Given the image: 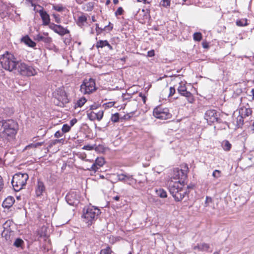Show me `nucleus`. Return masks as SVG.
Segmentation results:
<instances>
[{"mask_svg":"<svg viewBox=\"0 0 254 254\" xmlns=\"http://www.w3.org/2000/svg\"><path fill=\"white\" fill-rule=\"evenodd\" d=\"M95 80L92 78H85L80 85V90L83 94H90L96 90Z\"/></svg>","mask_w":254,"mask_h":254,"instance_id":"nucleus-6","label":"nucleus"},{"mask_svg":"<svg viewBox=\"0 0 254 254\" xmlns=\"http://www.w3.org/2000/svg\"><path fill=\"white\" fill-rule=\"evenodd\" d=\"M21 41L30 47L33 48L36 46V43L27 35L23 37L21 39Z\"/></svg>","mask_w":254,"mask_h":254,"instance_id":"nucleus-22","label":"nucleus"},{"mask_svg":"<svg viewBox=\"0 0 254 254\" xmlns=\"http://www.w3.org/2000/svg\"><path fill=\"white\" fill-rule=\"evenodd\" d=\"M104 115V111L103 110L99 111L97 113H96V119L98 121H100L102 120Z\"/></svg>","mask_w":254,"mask_h":254,"instance_id":"nucleus-44","label":"nucleus"},{"mask_svg":"<svg viewBox=\"0 0 254 254\" xmlns=\"http://www.w3.org/2000/svg\"><path fill=\"white\" fill-rule=\"evenodd\" d=\"M13 246L17 248H20L21 250L24 249L25 243L21 238H18L15 240L13 243Z\"/></svg>","mask_w":254,"mask_h":254,"instance_id":"nucleus-23","label":"nucleus"},{"mask_svg":"<svg viewBox=\"0 0 254 254\" xmlns=\"http://www.w3.org/2000/svg\"><path fill=\"white\" fill-rule=\"evenodd\" d=\"M13 232L12 230L3 229L1 233V236L3 238H5V240L8 241L10 239L11 233Z\"/></svg>","mask_w":254,"mask_h":254,"instance_id":"nucleus-25","label":"nucleus"},{"mask_svg":"<svg viewBox=\"0 0 254 254\" xmlns=\"http://www.w3.org/2000/svg\"><path fill=\"white\" fill-rule=\"evenodd\" d=\"M210 249V247L209 244L206 243H201V251L202 252H210L212 251V250Z\"/></svg>","mask_w":254,"mask_h":254,"instance_id":"nucleus-31","label":"nucleus"},{"mask_svg":"<svg viewBox=\"0 0 254 254\" xmlns=\"http://www.w3.org/2000/svg\"><path fill=\"white\" fill-rule=\"evenodd\" d=\"M70 128H71L70 126H69L68 125L64 124L62 127V131L63 133H65V132H68L70 130Z\"/></svg>","mask_w":254,"mask_h":254,"instance_id":"nucleus-43","label":"nucleus"},{"mask_svg":"<svg viewBox=\"0 0 254 254\" xmlns=\"http://www.w3.org/2000/svg\"><path fill=\"white\" fill-rule=\"evenodd\" d=\"M154 55H155V52L153 50L149 51L147 52V56L149 57H152L154 56Z\"/></svg>","mask_w":254,"mask_h":254,"instance_id":"nucleus-52","label":"nucleus"},{"mask_svg":"<svg viewBox=\"0 0 254 254\" xmlns=\"http://www.w3.org/2000/svg\"><path fill=\"white\" fill-rule=\"evenodd\" d=\"M193 249L194 250H197L198 251H201V244H197V245L196 246H195L194 247H193Z\"/></svg>","mask_w":254,"mask_h":254,"instance_id":"nucleus-55","label":"nucleus"},{"mask_svg":"<svg viewBox=\"0 0 254 254\" xmlns=\"http://www.w3.org/2000/svg\"><path fill=\"white\" fill-rule=\"evenodd\" d=\"M86 101L87 100L86 99V98L85 97H82L77 101L76 105L78 107H81L84 105V104L86 103Z\"/></svg>","mask_w":254,"mask_h":254,"instance_id":"nucleus-33","label":"nucleus"},{"mask_svg":"<svg viewBox=\"0 0 254 254\" xmlns=\"http://www.w3.org/2000/svg\"><path fill=\"white\" fill-rule=\"evenodd\" d=\"M67 203L72 206H76L80 201V194L78 191L71 190L65 196Z\"/></svg>","mask_w":254,"mask_h":254,"instance_id":"nucleus-9","label":"nucleus"},{"mask_svg":"<svg viewBox=\"0 0 254 254\" xmlns=\"http://www.w3.org/2000/svg\"><path fill=\"white\" fill-rule=\"evenodd\" d=\"M128 175H126L124 174H120L117 175L118 180L120 181L125 182L127 180V177Z\"/></svg>","mask_w":254,"mask_h":254,"instance_id":"nucleus-35","label":"nucleus"},{"mask_svg":"<svg viewBox=\"0 0 254 254\" xmlns=\"http://www.w3.org/2000/svg\"><path fill=\"white\" fill-rule=\"evenodd\" d=\"M99 106L96 104H93L91 106H90V109L89 110L92 111V110H96L98 108Z\"/></svg>","mask_w":254,"mask_h":254,"instance_id":"nucleus-54","label":"nucleus"},{"mask_svg":"<svg viewBox=\"0 0 254 254\" xmlns=\"http://www.w3.org/2000/svg\"><path fill=\"white\" fill-rule=\"evenodd\" d=\"M170 92H169V96H172L174 95V94L175 93V92H176V89L174 87H171L170 88Z\"/></svg>","mask_w":254,"mask_h":254,"instance_id":"nucleus-50","label":"nucleus"},{"mask_svg":"<svg viewBox=\"0 0 254 254\" xmlns=\"http://www.w3.org/2000/svg\"><path fill=\"white\" fill-rule=\"evenodd\" d=\"M108 47V48L110 50H113V47L109 44V43L108 42H107V46Z\"/></svg>","mask_w":254,"mask_h":254,"instance_id":"nucleus-60","label":"nucleus"},{"mask_svg":"<svg viewBox=\"0 0 254 254\" xmlns=\"http://www.w3.org/2000/svg\"><path fill=\"white\" fill-rule=\"evenodd\" d=\"M64 9H65V8L64 7H63L62 4H58V5L54 4L53 5V9H54L58 12H62Z\"/></svg>","mask_w":254,"mask_h":254,"instance_id":"nucleus-36","label":"nucleus"},{"mask_svg":"<svg viewBox=\"0 0 254 254\" xmlns=\"http://www.w3.org/2000/svg\"><path fill=\"white\" fill-rule=\"evenodd\" d=\"M236 25L239 26H244L248 25L247 20L246 19H241L236 21Z\"/></svg>","mask_w":254,"mask_h":254,"instance_id":"nucleus-34","label":"nucleus"},{"mask_svg":"<svg viewBox=\"0 0 254 254\" xmlns=\"http://www.w3.org/2000/svg\"><path fill=\"white\" fill-rule=\"evenodd\" d=\"M250 128L252 130L254 131V122L252 124V125L250 126Z\"/></svg>","mask_w":254,"mask_h":254,"instance_id":"nucleus-64","label":"nucleus"},{"mask_svg":"<svg viewBox=\"0 0 254 254\" xmlns=\"http://www.w3.org/2000/svg\"><path fill=\"white\" fill-rule=\"evenodd\" d=\"M46 228L45 227H43L41 228V230H39L38 231L39 237L42 238V237H45L47 235L46 233Z\"/></svg>","mask_w":254,"mask_h":254,"instance_id":"nucleus-42","label":"nucleus"},{"mask_svg":"<svg viewBox=\"0 0 254 254\" xmlns=\"http://www.w3.org/2000/svg\"><path fill=\"white\" fill-rule=\"evenodd\" d=\"M87 116L88 118L91 121H93L95 120H97L96 117V113L94 112L93 111H87Z\"/></svg>","mask_w":254,"mask_h":254,"instance_id":"nucleus-30","label":"nucleus"},{"mask_svg":"<svg viewBox=\"0 0 254 254\" xmlns=\"http://www.w3.org/2000/svg\"><path fill=\"white\" fill-rule=\"evenodd\" d=\"M17 66L18 72L22 75L31 76L37 73L36 70L32 66L23 62L18 61Z\"/></svg>","mask_w":254,"mask_h":254,"instance_id":"nucleus-7","label":"nucleus"},{"mask_svg":"<svg viewBox=\"0 0 254 254\" xmlns=\"http://www.w3.org/2000/svg\"><path fill=\"white\" fill-rule=\"evenodd\" d=\"M46 191V187L44 183L38 179L35 188V192L37 197H40L43 195Z\"/></svg>","mask_w":254,"mask_h":254,"instance_id":"nucleus-14","label":"nucleus"},{"mask_svg":"<svg viewBox=\"0 0 254 254\" xmlns=\"http://www.w3.org/2000/svg\"><path fill=\"white\" fill-rule=\"evenodd\" d=\"M3 8H6V6L3 4H2L1 5L0 4V13H4V10L3 9Z\"/></svg>","mask_w":254,"mask_h":254,"instance_id":"nucleus-56","label":"nucleus"},{"mask_svg":"<svg viewBox=\"0 0 254 254\" xmlns=\"http://www.w3.org/2000/svg\"><path fill=\"white\" fill-rule=\"evenodd\" d=\"M113 29L112 26H110L109 25L105 26L104 28L99 27L98 24H96V31L97 35L101 34L104 30L111 31Z\"/></svg>","mask_w":254,"mask_h":254,"instance_id":"nucleus-24","label":"nucleus"},{"mask_svg":"<svg viewBox=\"0 0 254 254\" xmlns=\"http://www.w3.org/2000/svg\"><path fill=\"white\" fill-rule=\"evenodd\" d=\"M52 16L54 17L55 19V21L57 23H60L61 21V18L60 17V15L58 14L53 13Z\"/></svg>","mask_w":254,"mask_h":254,"instance_id":"nucleus-46","label":"nucleus"},{"mask_svg":"<svg viewBox=\"0 0 254 254\" xmlns=\"http://www.w3.org/2000/svg\"><path fill=\"white\" fill-rule=\"evenodd\" d=\"M10 137L8 136L3 137L0 135V147H3L5 146L9 141Z\"/></svg>","mask_w":254,"mask_h":254,"instance_id":"nucleus-26","label":"nucleus"},{"mask_svg":"<svg viewBox=\"0 0 254 254\" xmlns=\"http://www.w3.org/2000/svg\"><path fill=\"white\" fill-rule=\"evenodd\" d=\"M18 129V125L15 121L0 118V135L12 138L16 134Z\"/></svg>","mask_w":254,"mask_h":254,"instance_id":"nucleus-2","label":"nucleus"},{"mask_svg":"<svg viewBox=\"0 0 254 254\" xmlns=\"http://www.w3.org/2000/svg\"><path fill=\"white\" fill-rule=\"evenodd\" d=\"M252 111L250 107H243L240 109L239 114L244 118L249 117L252 114Z\"/></svg>","mask_w":254,"mask_h":254,"instance_id":"nucleus-19","label":"nucleus"},{"mask_svg":"<svg viewBox=\"0 0 254 254\" xmlns=\"http://www.w3.org/2000/svg\"><path fill=\"white\" fill-rule=\"evenodd\" d=\"M18 62L13 54L7 51L0 57V64L2 68L10 71L16 68Z\"/></svg>","mask_w":254,"mask_h":254,"instance_id":"nucleus-4","label":"nucleus"},{"mask_svg":"<svg viewBox=\"0 0 254 254\" xmlns=\"http://www.w3.org/2000/svg\"><path fill=\"white\" fill-rule=\"evenodd\" d=\"M220 114L214 109H210L206 111L204 114V119L209 125L214 123H221L222 121L220 118Z\"/></svg>","mask_w":254,"mask_h":254,"instance_id":"nucleus-8","label":"nucleus"},{"mask_svg":"<svg viewBox=\"0 0 254 254\" xmlns=\"http://www.w3.org/2000/svg\"><path fill=\"white\" fill-rule=\"evenodd\" d=\"M124 12V10L122 7H119L118 8L117 11L115 12V14L116 16L121 15L123 14Z\"/></svg>","mask_w":254,"mask_h":254,"instance_id":"nucleus-47","label":"nucleus"},{"mask_svg":"<svg viewBox=\"0 0 254 254\" xmlns=\"http://www.w3.org/2000/svg\"><path fill=\"white\" fill-rule=\"evenodd\" d=\"M14 223L11 220H7L2 225L3 229L7 230H12L11 227L13 226Z\"/></svg>","mask_w":254,"mask_h":254,"instance_id":"nucleus-27","label":"nucleus"},{"mask_svg":"<svg viewBox=\"0 0 254 254\" xmlns=\"http://www.w3.org/2000/svg\"><path fill=\"white\" fill-rule=\"evenodd\" d=\"M222 146L224 150L228 151L230 150L232 145L229 141L225 140L222 142Z\"/></svg>","mask_w":254,"mask_h":254,"instance_id":"nucleus-29","label":"nucleus"},{"mask_svg":"<svg viewBox=\"0 0 254 254\" xmlns=\"http://www.w3.org/2000/svg\"><path fill=\"white\" fill-rule=\"evenodd\" d=\"M77 122V120L75 118H74L73 119H72L70 122H69V124H70V125H69V126H70V127L73 126Z\"/></svg>","mask_w":254,"mask_h":254,"instance_id":"nucleus-51","label":"nucleus"},{"mask_svg":"<svg viewBox=\"0 0 254 254\" xmlns=\"http://www.w3.org/2000/svg\"><path fill=\"white\" fill-rule=\"evenodd\" d=\"M188 167L185 166L184 169L175 168L174 170L173 178L178 180L174 182L171 180L168 186L169 192L176 201H180L187 193V190L184 188V182L187 177V172Z\"/></svg>","mask_w":254,"mask_h":254,"instance_id":"nucleus-1","label":"nucleus"},{"mask_svg":"<svg viewBox=\"0 0 254 254\" xmlns=\"http://www.w3.org/2000/svg\"><path fill=\"white\" fill-rule=\"evenodd\" d=\"M194 40L196 41H200L202 39V34L200 32H195L193 35Z\"/></svg>","mask_w":254,"mask_h":254,"instance_id":"nucleus-39","label":"nucleus"},{"mask_svg":"<svg viewBox=\"0 0 254 254\" xmlns=\"http://www.w3.org/2000/svg\"><path fill=\"white\" fill-rule=\"evenodd\" d=\"M15 201L14 198L11 196L7 197L2 202V206L4 208H9L10 207Z\"/></svg>","mask_w":254,"mask_h":254,"instance_id":"nucleus-20","label":"nucleus"},{"mask_svg":"<svg viewBox=\"0 0 254 254\" xmlns=\"http://www.w3.org/2000/svg\"><path fill=\"white\" fill-rule=\"evenodd\" d=\"M87 19V18L86 16L82 13L81 15L78 17L76 21V24L80 28H83L85 25V23H86Z\"/></svg>","mask_w":254,"mask_h":254,"instance_id":"nucleus-21","label":"nucleus"},{"mask_svg":"<svg viewBox=\"0 0 254 254\" xmlns=\"http://www.w3.org/2000/svg\"><path fill=\"white\" fill-rule=\"evenodd\" d=\"M120 197L118 195L115 196L113 197V199L116 201H119Z\"/></svg>","mask_w":254,"mask_h":254,"instance_id":"nucleus-61","label":"nucleus"},{"mask_svg":"<svg viewBox=\"0 0 254 254\" xmlns=\"http://www.w3.org/2000/svg\"><path fill=\"white\" fill-rule=\"evenodd\" d=\"M64 135V133L62 131L58 130L55 133V137L56 138H59Z\"/></svg>","mask_w":254,"mask_h":254,"instance_id":"nucleus-49","label":"nucleus"},{"mask_svg":"<svg viewBox=\"0 0 254 254\" xmlns=\"http://www.w3.org/2000/svg\"><path fill=\"white\" fill-rule=\"evenodd\" d=\"M49 28L61 36H64L69 33V31L67 29L64 28L61 25H57L54 23L50 24Z\"/></svg>","mask_w":254,"mask_h":254,"instance_id":"nucleus-13","label":"nucleus"},{"mask_svg":"<svg viewBox=\"0 0 254 254\" xmlns=\"http://www.w3.org/2000/svg\"><path fill=\"white\" fill-rule=\"evenodd\" d=\"M100 214L101 211L98 208L93 206H89L83 208L81 217L83 222L88 227H90L95 223Z\"/></svg>","mask_w":254,"mask_h":254,"instance_id":"nucleus-3","label":"nucleus"},{"mask_svg":"<svg viewBox=\"0 0 254 254\" xmlns=\"http://www.w3.org/2000/svg\"><path fill=\"white\" fill-rule=\"evenodd\" d=\"M29 178L26 173H18L15 174L12 178L11 184L15 191H18L21 190L26 184Z\"/></svg>","mask_w":254,"mask_h":254,"instance_id":"nucleus-5","label":"nucleus"},{"mask_svg":"<svg viewBox=\"0 0 254 254\" xmlns=\"http://www.w3.org/2000/svg\"><path fill=\"white\" fill-rule=\"evenodd\" d=\"M178 92L182 96L186 98L189 103H192L194 101L193 96L191 93L187 91V87L185 84L180 83V85L177 89Z\"/></svg>","mask_w":254,"mask_h":254,"instance_id":"nucleus-11","label":"nucleus"},{"mask_svg":"<svg viewBox=\"0 0 254 254\" xmlns=\"http://www.w3.org/2000/svg\"><path fill=\"white\" fill-rule=\"evenodd\" d=\"M105 160L103 158H97L95 160V162L92 165L90 168H87V169L90 171H94L96 172L100 168V167L103 166Z\"/></svg>","mask_w":254,"mask_h":254,"instance_id":"nucleus-15","label":"nucleus"},{"mask_svg":"<svg viewBox=\"0 0 254 254\" xmlns=\"http://www.w3.org/2000/svg\"><path fill=\"white\" fill-rule=\"evenodd\" d=\"M244 117H242V116L240 115L237 119V122L239 126L243 125L244 123V120L243 118Z\"/></svg>","mask_w":254,"mask_h":254,"instance_id":"nucleus-48","label":"nucleus"},{"mask_svg":"<svg viewBox=\"0 0 254 254\" xmlns=\"http://www.w3.org/2000/svg\"><path fill=\"white\" fill-rule=\"evenodd\" d=\"M62 140H63V139H55L52 141V142L50 144V147H51L53 146V145H54L56 144L57 143L60 142Z\"/></svg>","mask_w":254,"mask_h":254,"instance_id":"nucleus-53","label":"nucleus"},{"mask_svg":"<svg viewBox=\"0 0 254 254\" xmlns=\"http://www.w3.org/2000/svg\"><path fill=\"white\" fill-rule=\"evenodd\" d=\"M119 114L118 113H116L114 114H113L111 120V121L114 123H117L119 121L120 116Z\"/></svg>","mask_w":254,"mask_h":254,"instance_id":"nucleus-40","label":"nucleus"},{"mask_svg":"<svg viewBox=\"0 0 254 254\" xmlns=\"http://www.w3.org/2000/svg\"><path fill=\"white\" fill-rule=\"evenodd\" d=\"M134 181L133 178H132V175H128L127 180H126L125 183H126L128 185H131L133 183Z\"/></svg>","mask_w":254,"mask_h":254,"instance_id":"nucleus-45","label":"nucleus"},{"mask_svg":"<svg viewBox=\"0 0 254 254\" xmlns=\"http://www.w3.org/2000/svg\"><path fill=\"white\" fill-rule=\"evenodd\" d=\"M153 116L159 119L166 120L170 118V114L167 108H163L161 106H158L153 110Z\"/></svg>","mask_w":254,"mask_h":254,"instance_id":"nucleus-10","label":"nucleus"},{"mask_svg":"<svg viewBox=\"0 0 254 254\" xmlns=\"http://www.w3.org/2000/svg\"><path fill=\"white\" fill-rule=\"evenodd\" d=\"M60 95L57 97V100L59 101V103H58L57 104L58 106H62L64 104L67 103L68 102V100L67 99L66 93L64 91L61 90L60 91Z\"/></svg>","mask_w":254,"mask_h":254,"instance_id":"nucleus-16","label":"nucleus"},{"mask_svg":"<svg viewBox=\"0 0 254 254\" xmlns=\"http://www.w3.org/2000/svg\"><path fill=\"white\" fill-rule=\"evenodd\" d=\"M35 40L38 42H43L47 44H50L52 42V39L49 36H42V34H37L34 36Z\"/></svg>","mask_w":254,"mask_h":254,"instance_id":"nucleus-18","label":"nucleus"},{"mask_svg":"<svg viewBox=\"0 0 254 254\" xmlns=\"http://www.w3.org/2000/svg\"><path fill=\"white\" fill-rule=\"evenodd\" d=\"M37 6L41 9H39V10H36V12H38L39 13L42 20L43 25L49 26L51 23L50 22L51 20L49 14L44 9V8L42 6L39 4H38Z\"/></svg>","mask_w":254,"mask_h":254,"instance_id":"nucleus-12","label":"nucleus"},{"mask_svg":"<svg viewBox=\"0 0 254 254\" xmlns=\"http://www.w3.org/2000/svg\"><path fill=\"white\" fill-rule=\"evenodd\" d=\"M142 99L143 103L145 104L146 102V99L145 96H142Z\"/></svg>","mask_w":254,"mask_h":254,"instance_id":"nucleus-63","label":"nucleus"},{"mask_svg":"<svg viewBox=\"0 0 254 254\" xmlns=\"http://www.w3.org/2000/svg\"><path fill=\"white\" fill-rule=\"evenodd\" d=\"M108 41L107 40H99L96 43V47L98 48H103V47L107 46Z\"/></svg>","mask_w":254,"mask_h":254,"instance_id":"nucleus-32","label":"nucleus"},{"mask_svg":"<svg viewBox=\"0 0 254 254\" xmlns=\"http://www.w3.org/2000/svg\"><path fill=\"white\" fill-rule=\"evenodd\" d=\"M43 143H44L43 142H37L34 144V146L35 147H37L42 145L43 144Z\"/></svg>","mask_w":254,"mask_h":254,"instance_id":"nucleus-58","label":"nucleus"},{"mask_svg":"<svg viewBox=\"0 0 254 254\" xmlns=\"http://www.w3.org/2000/svg\"><path fill=\"white\" fill-rule=\"evenodd\" d=\"M14 113L13 110L9 107L0 109V118L3 119L4 118L10 117Z\"/></svg>","mask_w":254,"mask_h":254,"instance_id":"nucleus-17","label":"nucleus"},{"mask_svg":"<svg viewBox=\"0 0 254 254\" xmlns=\"http://www.w3.org/2000/svg\"><path fill=\"white\" fill-rule=\"evenodd\" d=\"M212 202V198L210 197L206 196L205 199V203L207 204Z\"/></svg>","mask_w":254,"mask_h":254,"instance_id":"nucleus-57","label":"nucleus"},{"mask_svg":"<svg viewBox=\"0 0 254 254\" xmlns=\"http://www.w3.org/2000/svg\"><path fill=\"white\" fill-rule=\"evenodd\" d=\"M160 4L164 7H169L171 4V0H161Z\"/></svg>","mask_w":254,"mask_h":254,"instance_id":"nucleus-41","label":"nucleus"},{"mask_svg":"<svg viewBox=\"0 0 254 254\" xmlns=\"http://www.w3.org/2000/svg\"><path fill=\"white\" fill-rule=\"evenodd\" d=\"M92 148H93V147L91 146L90 145H86V146H84L83 147V149H85L91 150Z\"/></svg>","mask_w":254,"mask_h":254,"instance_id":"nucleus-59","label":"nucleus"},{"mask_svg":"<svg viewBox=\"0 0 254 254\" xmlns=\"http://www.w3.org/2000/svg\"><path fill=\"white\" fill-rule=\"evenodd\" d=\"M156 194L161 198H166L167 196L166 191L163 189H159L156 190Z\"/></svg>","mask_w":254,"mask_h":254,"instance_id":"nucleus-28","label":"nucleus"},{"mask_svg":"<svg viewBox=\"0 0 254 254\" xmlns=\"http://www.w3.org/2000/svg\"><path fill=\"white\" fill-rule=\"evenodd\" d=\"M31 5H32V6H34V9H34V10L35 12H36V10H39L38 9H36V4H34V3H31Z\"/></svg>","mask_w":254,"mask_h":254,"instance_id":"nucleus-62","label":"nucleus"},{"mask_svg":"<svg viewBox=\"0 0 254 254\" xmlns=\"http://www.w3.org/2000/svg\"><path fill=\"white\" fill-rule=\"evenodd\" d=\"M113 252L110 247H107L105 249H102L100 254H112Z\"/></svg>","mask_w":254,"mask_h":254,"instance_id":"nucleus-37","label":"nucleus"},{"mask_svg":"<svg viewBox=\"0 0 254 254\" xmlns=\"http://www.w3.org/2000/svg\"><path fill=\"white\" fill-rule=\"evenodd\" d=\"M222 175L221 171L218 170H215L212 173V176L215 179L219 178Z\"/></svg>","mask_w":254,"mask_h":254,"instance_id":"nucleus-38","label":"nucleus"}]
</instances>
